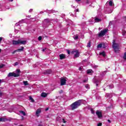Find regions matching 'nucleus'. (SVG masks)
<instances>
[{"instance_id":"obj_38","label":"nucleus","mask_w":126,"mask_h":126,"mask_svg":"<svg viewBox=\"0 0 126 126\" xmlns=\"http://www.w3.org/2000/svg\"><path fill=\"white\" fill-rule=\"evenodd\" d=\"M2 39H3L2 37H0V42H1V41H2Z\"/></svg>"},{"instance_id":"obj_22","label":"nucleus","mask_w":126,"mask_h":126,"mask_svg":"<svg viewBox=\"0 0 126 126\" xmlns=\"http://www.w3.org/2000/svg\"><path fill=\"white\" fill-rule=\"evenodd\" d=\"M102 46H103V44H98V45H97V48H102Z\"/></svg>"},{"instance_id":"obj_3","label":"nucleus","mask_w":126,"mask_h":126,"mask_svg":"<svg viewBox=\"0 0 126 126\" xmlns=\"http://www.w3.org/2000/svg\"><path fill=\"white\" fill-rule=\"evenodd\" d=\"M26 43V40H21V39L13 40V45H25Z\"/></svg>"},{"instance_id":"obj_21","label":"nucleus","mask_w":126,"mask_h":126,"mask_svg":"<svg viewBox=\"0 0 126 126\" xmlns=\"http://www.w3.org/2000/svg\"><path fill=\"white\" fill-rule=\"evenodd\" d=\"M19 23H22V21H20L19 23H16L15 26H19Z\"/></svg>"},{"instance_id":"obj_42","label":"nucleus","mask_w":126,"mask_h":126,"mask_svg":"<svg viewBox=\"0 0 126 126\" xmlns=\"http://www.w3.org/2000/svg\"><path fill=\"white\" fill-rule=\"evenodd\" d=\"M112 24H113V22L111 21V22L109 23V25H112Z\"/></svg>"},{"instance_id":"obj_44","label":"nucleus","mask_w":126,"mask_h":126,"mask_svg":"<svg viewBox=\"0 0 126 126\" xmlns=\"http://www.w3.org/2000/svg\"><path fill=\"white\" fill-rule=\"evenodd\" d=\"M32 11H33V9H31L29 10V12H32Z\"/></svg>"},{"instance_id":"obj_35","label":"nucleus","mask_w":126,"mask_h":126,"mask_svg":"<svg viewBox=\"0 0 126 126\" xmlns=\"http://www.w3.org/2000/svg\"><path fill=\"white\" fill-rule=\"evenodd\" d=\"M16 72H17V73H19V72H20V69H17L16 70Z\"/></svg>"},{"instance_id":"obj_41","label":"nucleus","mask_w":126,"mask_h":126,"mask_svg":"<svg viewBox=\"0 0 126 126\" xmlns=\"http://www.w3.org/2000/svg\"><path fill=\"white\" fill-rule=\"evenodd\" d=\"M63 121L64 124H65L66 123V122L65 121H64V119H63Z\"/></svg>"},{"instance_id":"obj_25","label":"nucleus","mask_w":126,"mask_h":126,"mask_svg":"<svg viewBox=\"0 0 126 126\" xmlns=\"http://www.w3.org/2000/svg\"><path fill=\"white\" fill-rule=\"evenodd\" d=\"M126 32L125 31H123L122 32V34H123V36H125V35H126Z\"/></svg>"},{"instance_id":"obj_53","label":"nucleus","mask_w":126,"mask_h":126,"mask_svg":"<svg viewBox=\"0 0 126 126\" xmlns=\"http://www.w3.org/2000/svg\"><path fill=\"white\" fill-rule=\"evenodd\" d=\"M0 82H1V80L0 79Z\"/></svg>"},{"instance_id":"obj_29","label":"nucleus","mask_w":126,"mask_h":126,"mask_svg":"<svg viewBox=\"0 0 126 126\" xmlns=\"http://www.w3.org/2000/svg\"><path fill=\"white\" fill-rule=\"evenodd\" d=\"M0 122H4V118H0Z\"/></svg>"},{"instance_id":"obj_56","label":"nucleus","mask_w":126,"mask_h":126,"mask_svg":"<svg viewBox=\"0 0 126 126\" xmlns=\"http://www.w3.org/2000/svg\"><path fill=\"white\" fill-rule=\"evenodd\" d=\"M11 0V1H13V0Z\"/></svg>"},{"instance_id":"obj_49","label":"nucleus","mask_w":126,"mask_h":126,"mask_svg":"<svg viewBox=\"0 0 126 126\" xmlns=\"http://www.w3.org/2000/svg\"><path fill=\"white\" fill-rule=\"evenodd\" d=\"M89 22H93V21L89 20Z\"/></svg>"},{"instance_id":"obj_7","label":"nucleus","mask_w":126,"mask_h":126,"mask_svg":"<svg viewBox=\"0 0 126 126\" xmlns=\"http://www.w3.org/2000/svg\"><path fill=\"white\" fill-rule=\"evenodd\" d=\"M65 83H66V79H65V78H61V85H65Z\"/></svg>"},{"instance_id":"obj_20","label":"nucleus","mask_w":126,"mask_h":126,"mask_svg":"<svg viewBox=\"0 0 126 126\" xmlns=\"http://www.w3.org/2000/svg\"><path fill=\"white\" fill-rule=\"evenodd\" d=\"M74 40H77V39H78V35H74Z\"/></svg>"},{"instance_id":"obj_39","label":"nucleus","mask_w":126,"mask_h":126,"mask_svg":"<svg viewBox=\"0 0 126 126\" xmlns=\"http://www.w3.org/2000/svg\"><path fill=\"white\" fill-rule=\"evenodd\" d=\"M92 114H94V110H93L92 109L91 110Z\"/></svg>"},{"instance_id":"obj_46","label":"nucleus","mask_w":126,"mask_h":126,"mask_svg":"<svg viewBox=\"0 0 126 126\" xmlns=\"http://www.w3.org/2000/svg\"><path fill=\"white\" fill-rule=\"evenodd\" d=\"M81 69H82V67H80L79 68V70H81Z\"/></svg>"},{"instance_id":"obj_10","label":"nucleus","mask_w":126,"mask_h":126,"mask_svg":"<svg viewBox=\"0 0 126 126\" xmlns=\"http://www.w3.org/2000/svg\"><path fill=\"white\" fill-rule=\"evenodd\" d=\"M24 50V47H21V48L18 49L17 50H15L14 53H15L16 52H23Z\"/></svg>"},{"instance_id":"obj_12","label":"nucleus","mask_w":126,"mask_h":126,"mask_svg":"<svg viewBox=\"0 0 126 126\" xmlns=\"http://www.w3.org/2000/svg\"><path fill=\"white\" fill-rule=\"evenodd\" d=\"M99 56H102V57H103V58H105L106 53L105 52V51L100 52V53H99Z\"/></svg>"},{"instance_id":"obj_16","label":"nucleus","mask_w":126,"mask_h":126,"mask_svg":"<svg viewBox=\"0 0 126 126\" xmlns=\"http://www.w3.org/2000/svg\"><path fill=\"white\" fill-rule=\"evenodd\" d=\"M47 96V94L45 93H42L41 94V96L42 97H46Z\"/></svg>"},{"instance_id":"obj_37","label":"nucleus","mask_w":126,"mask_h":126,"mask_svg":"<svg viewBox=\"0 0 126 126\" xmlns=\"http://www.w3.org/2000/svg\"><path fill=\"white\" fill-rule=\"evenodd\" d=\"M42 52H46L47 51V48H45L42 50Z\"/></svg>"},{"instance_id":"obj_17","label":"nucleus","mask_w":126,"mask_h":126,"mask_svg":"<svg viewBox=\"0 0 126 126\" xmlns=\"http://www.w3.org/2000/svg\"><path fill=\"white\" fill-rule=\"evenodd\" d=\"M50 13H58V11H55V10H51L50 11Z\"/></svg>"},{"instance_id":"obj_2","label":"nucleus","mask_w":126,"mask_h":126,"mask_svg":"<svg viewBox=\"0 0 126 126\" xmlns=\"http://www.w3.org/2000/svg\"><path fill=\"white\" fill-rule=\"evenodd\" d=\"M112 47L114 49L115 53L117 54L119 53V52H120V45H119V44L116 43V41H115V40H113Z\"/></svg>"},{"instance_id":"obj_50","label":"nucleus","mask_w":126,"mask_h":126,"mask_svg":"<svg viewBox=\"0 0 126 126\" xmlns=\"http://www.w3.org/2000/svg\"><path fill=\"white\" fill-rule=\"evenodd\" d=\"M60 93H63V91H61V92H60Z\"/></svg>"},{"instance_id":"obj_1","label":"nucleus","mask_w":126,"mask_h":126,"mask_svg":"<svg viewBox=\"0 0 126 126\" xmlns=\"http://www.w3.org/2000/svg\"><path fill=\"white\" fill-rule=\"evenodd\" d=\"M82 102V100H79L73 103L71 105V108L72 110H75V109H77L80 105H81V102Z\"/></svg>"},{"instance_id":"obj_52","label":"nucleus","mask_w":126,"mask_h":126,"mask_svg":"<svg viewBox=\"0 0 126 126\" xmlns=\"http://www.w3.org/2000/svg\"><path fill=\"white\" fill-rule=\"evenodd\" d=\"M0 52H1V49H0Z\"/></svg>"},{"instance_id":"obj_47","label":"nucleus","mask_w":126,"mask_h":126,"mask_svg":"<svg viewBox=\"0 0 126 126\" xmlns=\"http://www.w3.org/2000/svg\"><path fill=\"white\" fill-rule=\"evenodd\" d=\"M108 123H111V120H108Z\"/></svg>"},{"instance_id":"obj_30","label":"nucleus","mask_w":126,"mask_h":126,"mask_svg":"<svg viewBox=\"0 0 126 126\" xmlns=\"http://www.w3.org/2000/svg\"><path fill=\"white\" fill-rule=\"evenodd\" d=\"M109 5H110V6H112V5H113V2L112 1H109Z\"/></svg>"},{"instance_id":"obj_6","label":"nucleus","mask_w":126,"mask_h":126,"mask_svg":"<svg viewBox=\"0 0 126 126\" xmlns=\"http://www.w3.org/2000/svg\"><path fill=\"white\" fill-rule=\"evenodd\" d=\"M107 30H104L103 31H101L98 34V37H103L106 34L107 32Z\"/></svg>"},{"instance_id":"obj_9","label":"nucleus","mask_w":126,"mask_h":126,"mask_svg":"<svg viewBox=\"0 0 126 126\" xmlns=\"http://www.w3.org/2000/svg\"><path fill=\"white\" fill-rule=\"evenodd\" d=\"M94 82L96 84V86H98V85L100 83V80L97 79H94Z\"/></svg>"},{"instance_id":"obj_8","label":"nucleus","mask_w":126,"mask_h":126,"mask_svg":"<svg viewBox=\"0 0 126 126\" xmlns=\"http://www.w3.org/2000/svg\"><path fill=\"white\" fill-rule=\"evenodd\" d=\"M96 114L99 119L102 118V112H101V111L97 110L96 112Z\"/></svg>"},{"instance_id":"obj_51","label":"nucleus","mask_w":126,"mask_h":126,"mask_svg":"<svg viewBox=\"0 0 126 126\" xmlns=\"http://www.w3.org/2000/svg\"><path fill=\"white\" fill-rule=\"evenodd\" d=\"M49 110V108H46V111H48Z\"/></svg>"},{"instance_id":"obj_24","label":"nucleus","mask_w":126,"mask_h":126,"mask_svg":"<svg viewBox=\"0 0 126 126\" xmlns=\"http://www.w3.org/2000/svg\"><path fill=\"white\" fill-rule=\"evenodd\" d=\"M23 83L24 84V85H28V81H24Z\"/></svg>"},{"instance_id":"obj_13","label":"nucleus","mask_w":126,"mask_h":126,"mask_svg":"<svg viewBox=\"0 0 126 126\" xmlns=\"http://www.w3.org/2000/svg\"><path fill=\"white\" fill-rule=\"evenodd\" d=\"M93 70H92V69H88L87 71V73L88 74H92L93 73Z\"/></svg>"},{"instance_id":"obj_32","label":"nucleus","mask_w":126,"mask_h":126,"mask_svg":"<svg viewBox=\"0 0 126 126\" xmlns=\"http://www.w3.org/2000/svg\"><path fill=\"white\" fill-rule=\"evenodd\" d=\"M109 88H114V85H109Z\"/></svg>"},{"instance_id":"obj_4","label":"nucleus","mask_w":126,"mask_h":126,"mask_svg":"<svg viewBox=\"0 0 126 126\" xmlns=\"http://www.w3.org/2000/svg\"><path fill=\"white\" fill-rule=\"evenodd\" d=\"M71 54L72 55H74V58H78L79 57V52H78V50L73 49L71 52Z\"/></svg>"},{"instance_id":"obj_31","label":"nucleus","mask_w":126,"mask_h":126,"mask_svg":"<svg viewBox=\"0 0 126 126\" xmlns=\"http://www.w3.org/2000/svg\"><path fill=\"white\" fill-rule=\"evenodd\" d=\"M51 72H52V71L50 70L47 71V73H48V74H50V73H51Z\"/></svg>"},{"instance_id":"obj_48","label":"nucleus","mask_w":126,"mask_h":126,"mask_svg":"<svg viewBox=\"0 0 126 126\" xmlns=\"http://www.w3.org/2000/svg\"><path fill=\"white\" fill-rule=\"evenodd\" d=\"M76 0V1H80V0Z\"/></svg>"},{"instance_id":"obj_15","label":"nucleus","mask_w":126,"mask_h":126,"mask_svg":"<svg viewBox=\"0 0 126 126\" xmlns=\"http://www.w3.org/2000/svg\"><path fill=\"white\" fill-rule=\"evenodd\" d=\"M40 113H41V109H38L36 111V115H39V114H40Z\"/></svg>"},{"instance_id":"obj_45","label":"nucleus","mask_w":126,"mask_h":126,"mask_svg":"<svg viewBox=\"0 0 126 126\" xmlns=\"http://www.w3.org/2000/svg\"><path fill=\"white\" fill-rule=\"evenodd\" d=\"M67 53L69 55L70 54V51H69V50H67Z\"/></svg>"},{"instance_id":"obj_40","label":"nucleus","mask_w":126,"mask_h":126,"mask_svg":"<svg viewBox=\"0 0 126 126\" xmlns=\"http://www.w3.org/2000/svg\"><path fill=\"white\" fill-rule=\"evenodd\" d=\"M102 126V123H99L97 124V126Z\"/></svg>"},{"instance_id":"obj_36","label":"nucleus","mask_w":126,"mask_h":126,"mask_svg":"<svg viewBox=\"0 0 126 126\" xmlns=\"http://www.w3.org/2000/svg\"><path fill=\"white\" fill-rule=\"evenodd\" d=\"M38 40H39V41H41V40H42V37L41 36H39L38 37Z\"/></svg>"},{"instance_id":"obj_19","label":"nucleus","mask_w":126,"mask_h":126,"mask_svg":"<svg viewBox=\"0 0 126 126\" xmlns=\"http://www.w3.org/2000/svg\"><path fill=\"white\" fill-rule=\"evenodd\" d=\"M87 47H88L89 48H90V47H91V42L90 41H89L88 43Z\"/></svg>"},{"instance_id":"obj_34","label":"nucleus","mask_w":126,"mask_h":126,"mask_svg":"<svg viewBox=\"0 0 126 126\" xmlns=\"http://www.w3.org/2000/svg\"><path fill=\"white\" fill-rule=\"evenodd\" d=\"M14 65L15 66L16 65H18V62H16L14 64Z\"/></svg>"},{"instance_id":"obj_55","label":"nucleus","mask_w":126,"mask_h":126,"mask_svg":"<svg viewBox=\"0 0 126 126\" xmlns=\"http://www.w3.org/2000/svg\"><path fill=\"white\" fill-rule=\"evenodd\" d=\"M78 10H79L78 9H77L76 10L77 11H78Z\"/></svg>"},{"instance_id":"obj_23","label":"nucleus","mask_w":126,"mask_h":126,"mask_svg":"<svg viewBox=\"0 0 126 126\" xmlns=\"http://www.w3.org/2000/svg\"><path fill=\"white\" fill-rule=\"evenodd\" d=\"M44 22H45L46 23H49V22H50V20L47 19H45L44 20Z\"/></svg>"},{"instance_id":"obj_43","label":"nucleus","mask_w":126,"mask_h":126,"mask_svg":"<svg viewBox=\"0 0 126 126\" xmlns=\"http://www.w3.org/2000/svg\"><path fill=\"white\" fill-rule=\"evenodd\" d=\"M88 80V79L85 80L83 81V82H84V83H85V82H87V81Z\"/></svg>"},{"instance_id":"obj_18","label":"nucleus","mask_w":126,"mask_h":126,"mask_svg":"<svg viewBox=\"0 0 126 126\" xmlns=\"http://www.w3.org/2000/svg\"><path fill=\"white\" fill-rule=\"evenodd\" d=\"M20 113H21V114H22L23 115V116H26V114L23 111H20Z\"/></svg>"},{"instance_id":"obj_28","label":"nucleus","mask_w":126,"mask_h":126,"mask_svg":"<svg viewBox=\"0 0 126 126\" xmlns=\"http://www.w3.org/2000/svg\"><path fill=\"white\" fill-rule=\"evenodd\" d=\"M4 66V64H0V68H2Z\"/></svg>"},{"instance_id":"obj_27","label":"nucleus","mask_w":126,"mask_h":126,"mask_svg":"<svg viewBox=\"0 0 126 126\" xmlns=\"http://www.w3.org/2000/svg\"><path fill=\"white\" fill-rule=\"evenodd\" d=\"M123 59L126 60V52L124 54Z\"/></svg>"},{"instance_id":"obj_54","label":"nucleus","mask_w":126,"mask_h":126,"mask_svg":"<svg viewBox=\"0 0 126 126\" xmlns=\"http://www.w3.org/2000/svg\"><path fill=\"white\" fill-rule=\"evenodd\" d=\"M38 126H42V125H38Z\"/></svg>"},{"instance_id":"obj_26","label":"nucleus","mask_w":126,"mask_h":126,"mask_svg":"<svg viewBox=\"0 0 126 126\" xmlns=\"http://www.w3.org/2000/svg\"><path fill=\"white\" fill-rule=\"evenodd\" d=\"M30 100H31L32 102H34V99L31 96H30Z\"/></svg>"},{"instance_id":"obj_57","label":"nucleus","mask_w":126,"mask_h":126,"mask_svg":"<svg viewBox=\"0 0 126 126\" xmlns=\"http://www.w3.org/2000/svg\"><path fill=\"white\" fill-rule=\"evenodd\" d=\"M0 95H1V93H0Z\"/></svg>"},{"instance_id":"obj_14","label":"nucleus","mask_w":126,"mask_h":126,"mask_svg":"<svg viewBox=\"0 0 126 126\" xmlns=\"http://www.w3.org/2000/svg\"><path fill=\"white\" fill-rule=\"evenodd\" d=\"M94 21H95V22H101V19L96 17L94 19Z\"/></svg>"},{"instance_id":"obj_5","label":"nucleus","mask_w":126,"mask_h":126,"mask_svg":"<svg viewBox=\"0 0 126 126\" xmlns=\"http://www.w3.org/2000/svg\"><path fill=\"white\" fill-rule=\"evenodd\" d=\"M20 74L19 73H16L14 72H10L8 74V77H18V76H20Z\"/></svg>"},{"instance_id":"obj_33","label":"nucleus","mask_w":126,"mask_h":126,"mask_svg":"<svg viewBox=\"0 0 126 126\" xmlns=\"http://www.w3.org/2000/svg\"><path fill=\"white\" fill-rule=\"evenodd\" d=\"M86 88H87V89H89V85H86L85 86Z\"/></svg>"},{"instance_id":"obj_11","label":"nucleus","mask_w":126,"mask_h":126,"mask_svg":"<svg viewBox=\"0 0 126 126\" xmlns=\"http://www.w3.org/2000/svg\"><path fill=\"white\" fill-rule=\"evenodd\" d=\"M59 57L60 58V60H63L64 59H65V55L63 54H60Z\"/></svg>"}]
</instances>
